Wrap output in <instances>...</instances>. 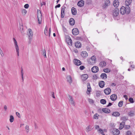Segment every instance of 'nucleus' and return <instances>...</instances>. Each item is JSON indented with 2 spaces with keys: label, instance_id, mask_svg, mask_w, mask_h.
Wrapping results in <instances>:
<instances>
[{
  "label": "nucleus",
  "instance_id": "1",
  "mask_svg": "<svg viewBox=\"0 0 135 135\" xmlns=\"http://www.w3.org/2000/svg\"><path fill=\"white\" fill-rule=\"evenodd\" d=\"M130 11V8L128 6L126 7L122 6L120 10V13L122 15H124L126 13L127 14H128L129 13Z\"/></svg>",
  "mask_w": 135,
  "mask_h": 135
},
{
  "label": "nucleus",
  "instance_id": "2",
  "mask_svg": "<svg viewBox=\"0 0 135 135\" xmlns=\"http://www.w3.org/2000/svg\"><path fill=\"white\" fill-rule=\"evenodd\" d=\"M37 16L38 23L41 24L42 22V16L41 11L39 10H37Z\"/></svg>",
  "mask_w": 135,
  "mask_h": 135
},
{
  "label": "nucleus",
  "instance_id": "3",
  "mask_svg": "<svg viewBox=\"0 0 135 135\" xmlns=\"http://www.w3.org/2000/svg\"><path fill=\"white\" fill-rule=\"evenodd\" d=\"M65 40L67 43L69 45L72 46V40L70 37L68 35L65 36Z\"/></svg>",
  "mask_w": 135,
  "mask_h": 135
},
{
  "label": "nucleus",
  "instance_id": "4",
  "mask_svg": "<svg viewBox=\"0 0 135 135\" xmlns=\"http://www.w3.org/2000/svg\"><path fill=\"white\" fill-rule=\"evenodd\" d=\"M13 40L14 43L15 47L16 50V51L18 56H19V48L17 45V42L15 38H13Z\"/></svg>",
  "mask_w": 135,
  "mask_h": 135
},
{
  "label": "nucleus",
  "instance_id": "5",
  "mask_svg": "<svg viewBox=\"0 0 135 135\" xmlns=\"http://www.w3.org/2000/svg\"><path fill=\"white\" fill-rule=\"evenodd\" d=\"M48 27L46 26V27L44 30V33L45 35L46 36L49 35V36H50V34L51 32V28H49V33L48 32Z\"/></svg>",
  "mask_w": 135,
  "mask_h": 135
},
{
  "label": "nucleus",
  "instance_id": "6",
  "mask_svg": "<svg viewBox=\"0 0 135 135\" xmlns=\"http://www.w3.org/2000/svg\"><path fill=\"white\" fill-rule=\"evenodd\" d=\"M66 7L64 6L61 7V18H63L64 17Z\"/></svg>",
  "mask_w": 135,
  "mask_h": 135
},
{
  "label": "nucleus",
  "instance_id": "7",
  "mask_svg": "<svg viewBox=\"0 0 135 135\" xmlns=\"http://www.w3.org/2000/svg\"><path fill=\"white\" fill-rule=\"evenodd\" d=\"M119 11L117 8H115L113 11V15L114 17L117 16L119 14Z\"/></svg>",
  "mask_w": 135,
  "mask_h": 135
},
{
  "label": "nucleus",
  "instance_id": "8",
  "mask_svg": "<svg viewBox=\"0 0 135 135\" xmlns=\"http://www.w3.org/2000/svg\"><path fill=\"white\" fill-rule=\"evenodd\" d=\"M28 30L29 32V33H28L29 36V38L30 40H31L32 38L33 35L32 31L31 29H29Z\"/></svg>",
  "mask_w": 135,
  "mask_h": 135
},
{
  "label": "nucleus",
  "instance_id": "9",
  "mask_svg": "<svg viewBox=\"0 0 135 135\" xmlns=\"http://www.w3.org/2000/svg\"><path fill=\"white\" fill-rule=\"evenodd\" d=\"M112 132L113 134L114 135H118L120 133V131L118 129H113Z\"/></svg>",
  "mask_w": 135,
  "mask_h": 135
},
{
  "label": "nucleus",
  "instance_id": "10",
  "mask_svg": "<svg viewBox=\"0 0 135 135\" xmlns=\"http://www.w3.org/2000/svg\"><path fill=\"white\" fill-rule=\"evenodd\" d=\"M73 34L74 35H76L79 33V31L78 29L75 28H73L72 30Z\"/></svg>",
  "mask_w": 135,
  "mask_h": 135
},
{
  "label": "nucleus",
  "instance_id": "11",
  "mask_svg": "<svg viewBox=\"0 0 135 135\" xmlns=\"http://www.w3.org/2000/svg\"><path fill=\"white\" fill-rule=\"evenodd\" d=\"M99 71V68L97 66H94L91 68V71L94 73H96Z\"/></svg>",
  "mask_w": 135,
  "mask_h": 135
},
{
  "label": "nucleus",
  "instance_id": "12",
  "mask_svg": "<svg viewBox=\"0 0 135 135\" xmlns=\"http://www.w3.org/2000/svg\"><path fill=\"white\" fill-rule=\"evenodd\" d=\"M74 64L77 66H79L81 64V62L78 60L75 59L74 60Z\"/></svg>",
  "mask_w": 135,
  "mask_h": 135
},
{
  "label": "nucleus",
  "instance_id": "13",
  "mask_svg": "<svg viewBox=\"0 0 135 135\" xmlns=\"http://www.w3.org/2000/svg\"><path fill=\"white\" fill-rule=\"evenodd\" d=\"M111 92V89L109 88H107L105 89L104 90V92L106 95L109 94Z\"/></svg>",
  "mask_w": 135,
  "mask_h": 135
},
{
  "label": "nucleus",
  "instance_id": "14",
  "mask_svg": "<svg viewBox=\"0 0 135 135\" xmlns=\"http://www.w3.org/2000/svg\"><path fill=\"white\" fill-rule=\"evenodd\" d=\"M81 55L82 57L85 58L88 56V54L86 51H84L81 52Z\"/></svg>",
  "mask_w": 135,
  "mask_h": 135
},
{
  "label": "nucleus",
  "instance_id": "15",
  "mask_svg": "<svg viewBox=\"0 0 135 135\" xmlns=\"http://www.w3.org/2000/svg\"><path fill=\"white\" fill-rule=\"evenodd\" d=\"M69 99L70 103L72 104L74 106L75 105V102L74 101L72 97L70 96H69Z\"/></svg>",
  "mask_w": 135,
  "mask_h": 135
},
{
  "label": "nucleus",
  "instance_id": "16",
  "mask_svg": "<svg viewBox=\"0 0 135 135\" xmlns=\"http://www.w3.org/2000/svg\"><path fill=\"white\" fill-rule=\"evenodd\" d=\"M105 83L104 81H101L99 83V85L101 88H103L105 85Z\"/></svg>",
  "mask_w": 135,
  "mask_h": 135
},
{
  "label": "nucleus",
  "instance_id": "17",
  "mask_svg": "<svg viewBox=\"0 0 135 135\" xmlns=\"http://www.w3.org/2000/svg\"><path fill=\"white\" fill-rule=\"evenodd\" d=\"M75 47L77 48L80 47L81 46V44L80 42L79 41H77L75 43Z\"/></svg>",
  "mask_w": 135,
  "mask_h": 135
},
{
  "label": "nucleus",
  "instance_id": "18",
  "mask_svg": "<svg viewBox=\"0 0 135 135\" xmlns=\"http://www.w3.org/2000/svg\"><path fill=\"white\" fill-rule=\"evenodd\" d=\"M84 4V1L83 0H80L79 1L77 4L80 7L83 6Z\"/></svg>",
  "mask_w": 135,
  "mask_h": 135
},
{
  "label": "nucleus",
  "instance_id": "19",
  "mask_svg": "<svg viewBox=\"0 0 135 135\" xmlns=\"http://www.w3.org/2000/svg\"><path fill=\"white\" fill-rule=\"evenodd\" d=\"M117 98V95L115 94H112L110 96V99L113 101H114Z\"/></svg>",
  "mask_w": 135,
  "mask_h": 135
},
{
  "label": "nucleus",
  "instance_id": "20",
  "mask_svg": "<svg viewBox=\"0 0 135 135\" xmlns=\"http://www.w3.org/2000/svg\"><path fill=\"white\" fill-rule=\"evenodd\" d=\"M87 90L86 93L87 94H90L91 90V88L90 86V84L89 83H88L87 85Z\"/></svg>",
  "mask_w": 135,
  "mask_h": 135
},
{
  "label": "nucleus",
  "instance_id": "21",
  "mask_svg": "<svg viewBox=\"0 0 135 135\" xmlns=\"http://www.w3.org/2000/svg\"><path fill=\"white\" fill-rule=\"evenodd\" d=\"M119 3L118 0H115L113 3L114 6L115 7H117L119 5Z\"/></svg>",
  "mask_w": 135,
  "mask_h": 135
},
{
  "label": "nucleus",
  "instance_id": "22",
  "mask_svg": "<svg viewBox=\"0 0 135 135\" xmlns=\"http://www.w3.org/2000/svg\"><path fill=\"white\" fill-rule=\"evenodd\" d=\"M71 13L72 14L74 15H75L77 13L76 10L74 7H73L71 9Z\"/></svg>",
  "mask_w": 135,
  "mask_h": 135
},
{
  "label": "nucleus",
  "instance_id": "23",
  "mask_svg": "<svg viewBox=\"0 0 135 135\" xmlns=\"http://www.w3.org/2000/svg\"><path fill=\"white\" fill-rule=\"evenodd\" d=\"M66 78L67 79V81L70 84L72 82V78L71 76L70 75L68 76H67Z\"/></svg>",
  "mask_w": 135,
  "mask_h": 135
},
{
  "label": "nucleus",
  "instance_id": "24",
  "mask_svg": "<svg viewBox=\"0 0 135 135\" xmlns=\"http://www.w3.org/2000/svg\"><path fill=\"white\" fill-rule=\"evenodd\" d=\"M106 65V62L104 61H101L99 64L100 66L102 67H105Z\"/></svg>",
  "mask_w": 135,
  "mask_h": 135
},
{
  "label": "nucleus",
  "instance_id": "25",
  "mask_svg": "<svg viewBox=\"0 0 135 135\" xmlns=\"http://www.w3.org/2000/svg\"><path fill=\"white\" fill-rule=\"evenodd\" d=\"M125 124V122L124 121H122V122H121L120 124L119 127V129H122L123 127H124V126Z\"/></svg>",
  "mask_w": 135,
  "mask_h": 135
},
{
  "label": "nucleus",
  "instance_id": "26",
  "mask_svg": "<svg viewBox=\"0 0 135 135\" xmlns=\"http://www.w3.org/2000/svg\"><path fill=\"white\" fill-rule=\"evenodd\" d=\"M75 20L73 18H71L69 21L70 24L71 25H73L75 24Z\"/></svg>",
  "mask_w": 135,
  "mask_h": 135
},
{
  "label": "nucleus",
  "instance_id": "27",
  "mask_svg": "<svg viewBox=\"0 0 135 135\" xmlns=\"http://www.w3.org/2000/svg\"><path fill=\"white\" fill-rule=\"evenodd\" d=\"M81 77L83 80H85L88 78V76L87 74H84L82 75Z\"/></svg>",
  "mask_w": 135,
  "mask_h": 135
},
{
  "label": "nucleus",
  "instance_id": "28",
  "mask_svg": "<svg viewBox=\"0 0 135 135\" xmlns=\"http://www.w3.org/2000/svg\"><path fill=\"white\" fill-rule=\"evenodd\" d=\"M132 1V0H126L125 2L126 5L128 6L131 3Z\"/></svg>",
  "mask_w": 135,
  "mask_h": 135
},
{
  "label": "nucleus",
  "instance_id": "29",
  "mask_svg": "<svg viewBox=\"0 0 135 135\" xmlns=\"http://www.w3.org/2000/svg\"><path fill=\"white\" fill-rule=\"evenodd\" d=\"M102 111L106 113H109L110 112V110L107 108H103Z\"/></svg>",
  "mask_w": 135,
  "mask_h": 135
},
{
  "label": "nucleus",
  "instance_id": "30",
  "mask_svg": "<svg viewBox=\"0 0 135 135\" xmlns=\"http://www.w3.org/2000/svg\"><path fill=\"white\" fill-rule=\"evenodd\" d=\"M100 77L102 79H106L107 78V76L106 74L103 73L101 75Z\"/></svg>",
  "mask_w": 135,
  "mask_h": 135
},
{
  "label": "nucleus",
  "instance_id": "31",
  "mask_svg": "<svg viewBox=\"0 0 135 135\" xmlns=\"http://www.w3.org/2000/svg\"><path fill=\"white\" fill-rule=\"evenodd\" d=\"M120 115L119 113L118 112H113L112 115L113 116L116 117L119 116Z\"/></svg>",
  "mask_w": 135,
  "mask_h": 135
},
{
  "label": "nucleus",
  "instance_id": "32",
  "mask_svg": "<svg viewBox=\"0 0 135 135\" xmlns=\"http://www.w3.org/2000/svg\"><path fill=\"white\" fill-rule=\"evenodd\" d=\"M110 4L109 0H105V4L106 6H108Z\"/></svg>",
  "mask_w": 135,
  "mask_h": 135
},
{
  "label": "nucleus",
  "instance_id": "33",
  "mask_svg": "<svg viewBox=\"0 0 135 135\" xmlns=\"http://www.w3.org/2000/svg\"><path fill=\"white\" fill-rule=\"evenodd\" d=\"M123 102L122 101L119 102L118 104V107H121L123 105Z\"/></svg>",
  "mask_w": 135,
  "mask_h": 135
},
{
  "label": "nucleus",
  "instance_id": "34",
  "mask_svg": "<svg viewBox=\"0 0 135 135\" xmlns=\"http://www.w3.org/2000/svg\"><path fill=\"white\" fill-rule=\"evenodd\" d=\"M14 120V118L13 116L12 115H11L10 116L9 121L11 122H12Z\"/></svg>",
  "mask_w": 135,
  "mask_h": 135
},
{
  "label": "nucleus",
  "instance_id": "35",
  "mask_svg": "<svg viewBox=\"0 0 135 135\" xmlns=\"http://www.w3.org/2000/svg\"><path fill=\"white\" fill-rule=\"evenodd\" d=\"M101 103L103 104H106V101L104 99H101L100 100Z\"/></svg>",
  "mask_w": 135,
  "mask_h": 135
},
{
  "label": "nucleus",
  "instance_id": "36",
  "mask_svg": "<svg viewBox=\"0 0 135 135\" xmlns=\"http://www.w3.org/2000/svg\"><path fill=\"white\" fill-rule=\"evenodd\" d=\"M91 128H90V125H89L86 128V131L88 132L91 131Z\"/></svg>",
  "mask_w": 135,
  "mask_h": 135
},
{
  "label": "nucleus",
  "instance_id": "37",
  "mask_svg": "<svg viewBox=\"0 0 135 135\" xmlns=\"http://www.w3.org/2000/svg\"><path fill=\"white\" fill-rule=\"evenodd\" d=\"M22 12L23 15H25L27 12V11L25 9H23L22 10Z\"/></svg>",
  "mask_w": 135,
  "mask_h": 135
},
{
  "label": "nucleus",
  "instance_id": "38",
  "mask_svg": "<svg viewBox=\"0 0 135 135\" xmlns=\"http://www.w3.org/2000/svg\"><path fill=\"white\" fill-rule=\"evenodd\" d=\"M98 116H99V115L98 114H97V113L95 114L94 115L93 118L94 119H98Z\"/></svg>",
  "mask_w": 135,
  "mask_h": 135
},
{
  "label": "nucleus",
  "instance_id": "39",
  "mask_svg": "<svg viewBox=\"0 0 135 135\" xmlns=\"http://www.w3.org/2000/svg\"><path fill=\"white\" fill-rule=\"evenodd\" d=\"M96 58L94 56H92L91 58V60L95 62L96 61Z\"/></svg>",
  "mask_w": 135,
  "mask_h": 135
},
{
  "label": "nucleus",
  "instance_id": "40",
  "mask_svg": "<svg viewBox=\"0 0 135 135\" xmlns=\"http://www.w3.org/2000/svg\"><path fill=\"white\" fill-rule=\"evenodd\" d=\"M129 115L131 117L133 116L134 115V113L133 111H130L129 113Z\"/></svg>",
  "mask_w": 135,
  "mask_h": 135
},
{
  "label": "nucleus",
  "instance_id": "41",
  "mask_svg": "<svg viewBox=\"0 0 135 135\" xmlns=\"http://www.w3.org/2000/svg\"><path fill=\"white\" fill-rule=\"evenodd\" d=\"M104 71L105 73H107L109 72L110 71V70L108 68H106L104 69Z\"/></svg>",
  "mask_w": 135,
  "mask_h": 135
},
{
  "label": "nucleus",
  "instance_id": "42",
  "mask_svg": "<svg viewBox=\"0 0 135 135\" xmlns=\"http://www.w3.org/2000/svg\"><path fill=\"white\" fill-rule=\"evenodd\" d=\"M20 31L21 33L23 32V27L22 26H20Z\"/></svg>",
  "mask_w": 135,
  "mask_h": 135
},
{
  "label": "nucleus",
  "instance_id": "43",
  "mask_svg": "<svg viewBox=\"0 0 135 135\" xmlns=\"http://www.w3.org/2000/svg\"><path fill=\"white\" fill-rule=\"evenodd\" d=\"M132 134V133L130 131H127L126 133V135H131Z\"/></svg>",
  "mask_w": 135,
  "mask_h": 135
},
{
  "label": "nucleus",
  "instance_id": "44",
  "mask_svg": "<svg viewBox=\"0 0 135 135\" xmlns=\"http://www.w3.org/2000/svg\"><path fill=\"white\" fill-rule=\"evenodd\" d=\"M98 131L100 133L102 134H103L104 132L103 130L102 129H99L98 130Z\"/></svg>",
  "mask_w": 135,
  "mask_h": 135
},
{
  "label": "nucleus",
  "instance_id": "45",
  "mask_svg": "<svg viewBox=\"0 0 135 135\" xmlns=\"http://www.w3.org/2000/svg\"><path fill=\"white\" fill-rule=\"evenodd\" d=\"M0 54L1 55V56L2 57H3L4 56V54L2 50L0 48Z\"/></svg>",
  "mask_w": 135,
  "mask_h": 135
},
{
  "label": "nucleus",
  "instance_id": "46",
  "mask_svg": "<svg viewBox=\"0 0 135 135\" xmlns=\"http://www.w3.org/2000/svg\"><path fill=\"white\" fill-rule=\"evenodd\" d=\"M129 101L131 103H133L134 102L133 98H129Z\"/></svg>",
  "mask_w": 135,
  "mask_h": 135
},
{
  "label": "nucleus",
  "instance_id": "47",
  "mask_svg": "<svg viewBox=\"0 0 135 135\" xmlns=\"http://www.w3.org/2000/svg\"><path fill=\"white\" fill-rule=\"evenodd\" d=\"M26 132L28 133L29 131V127L28 126H26L25 127Z\"/></svg>",
  "mask_w": 135,
  "mask_h": 135
},
{
  "label": "nucleus",
  "instance_id": "48",
  "mask_svg": "<svg viewBox=\"0 0 135 135\" xmlns=\"http://www.w3.org/2000/svg\"><path fill=\"white\" fill-rule=\"evenodd\" d=\"M121 119L123 121H124L125 122V121L127 120V119L126 117H124L122 118Z\"/></svg>",
  "mask_w": 135,
  "mask_h": 135
},
{
  "label": "nucleus",
  "instance_id": "49",
  "mask_svg": "<svg viewBox=\"0 0 135 135\" xmlns=\"http://www.w3.org/2000/svg\"><path fill=\"white\" fill-rule=\"evenodd\" d=\"M131 128V126L129 125H125V128L126 129H129Z\"/></svg>",
  "mask_w": 135,
  "mask_h": 135
},
{
  "label": "nucleus",
  "instance_id": "50",
  "mask_svg": "<svg viewBox=\"0 0 135 135\" xmlns=\"http://www.w3.org/2000/svg\"><path fill=\"white\" fill-rule=\"evenodd\" d=\"M29 7V5L28 4H26L24 6V7L25 8L27 9Z\"/></svg>",
  "mask_w": 135,
  "mask_h": 135
},
{
  "label": "nucleus",
  "instance_id": "51",
  "mask_svg": "<svg viewBox=\"0 0 135 135\" xmlns=\"http://www.w3.org/2000/svg\"><path fill=\"white\" fill-rule=\"evenodd\" d=\"M88 101L90 103H94L92 99H89Z\"/></svg>",
  "mask_w": 135,
  "mask_h": 135
},
{
  "label": "nucleus",
  "instance_id": "52",
  "mask_svg": "<svg viewBox=\"0 0 135 135\" xmlns=\"http://www.w3.org/2000/svg\"><path fill=\"white\" fill-rule=\"evenodd\" d=\"M79 68L81 70H83L85 68V67L83 66H81Z\"/></svg>",
  "mask_w": 135,
  "mask_h": 135
},
{
  "label": "nucleus",
  "instance_id": "53",
  "mask_svg": "<svg viewBox=\"0 0 135 135\" xmlns=\"http://www.w3.org/2000/svg\"><path fill=\"white\" fill-rule=\"evenodd\" d=\"M16 114L17 116H18L19 118H20L21 117L20 114V113L18 112H16Z\"/></svg>",
  "mask_w": 135,
  "mask_h": 135
},
{
  "label": "nucleus",
  "instance_id": "54",
  "mask_svg": "<svg viewBox=\"0 0 135 135\" xmlns=\"http://www.w3.org/2000/svg\"><path fill=\"white\" fill-rule=\"evenodd\" d=\"M60 6H61L60 4H57V5L56 6H55V8H59L60 7Z\"/></svg>",
  "mask_w": 135,
  "mask_h": 135
},
{
  "label": "nucleus",
  "instance_id": "55",
  "mask_svg": "<svg viewBox=\"0 0 135 135\" xmlns=\"http://www.w3.org/2000/svg\"><path fill=\"white\" fill-rule=\"evenodd\" d=\"M46 4L45 3V2H42V3H41V6H42L43 5H45Z\"/></svg>",
  "mask_w": 135,
  "mask_h": 135
},
{
  "label": "nucleus",
  "instance_id": "56",
  "mask_svg": "<svg viewBox=\"0 0 135 135\" xmlns=\"http://www.w3.org/2000/svg\"><path fill=\"white\" fill-rule=\"evenodd\" d=\"M51 94H52V97L55 98V96L54 95V92H52L51 93Z\"/></svg>",
  "mask_w": 135,
  "mask_h": 135
},
{
  "label": "nucleus",
  "instance_id": "57",
  "mask_svg": "<svg viewBox=\"0 0 135 135\" xmlns=\"http://www.w3.org/2000/svg\"><path fill=\"white\" fill-rule=\"evenodd\" d=\"M99 127L98 125H96L95 126V128L96 129H99Z\"/></svg>",
  "mask_w": 135,
  "mask_h": 135
},
{
  "label": "nucleus",
  "instance_id": "58",
  "mask_svg": "<svg viewBox=\"0 0 135 135\" xmlns=\"http://www.w3.org/2000/svg\"><path fill=\"white\" fill-rule=\"evenodd\" d=\"M42 53L43 55H44L45 54H46L45 50H43L42 51Z\"/></svg>",
  "mask_w": 135,
  "mask_h": 135
},
{
  "label": "nucleus",
  "instance_id": "59",
  "mask_svg": "<svg viewBox=\"0 0 135 135\" xmlns=\"http://www.w3.org/2000/svg\"><path fill=\"white\" fill-rule=\"evenodd\" d=\"M123 97L125 98V99L126 100L127 99L128 97H127V95H124Z\"/></svg>",
  "mask_w": 135,
  "mask_h": 135
},
{
  "label": "nucleus",
  "instance_id": "60",
  "mask_svg": "<svg viewBox=\"0 0 135 135\" xmlns=\"http://www.w3.org/2000/svg\"><path fill=\"white\" fill-rule=\"evenodd\" d=\"M7 106L6 105H5L4 106V109L5 111H6L7 110Z\"/></svg>",
  "mask_w": 135,
  "mask_h": 135
},
{
  "label": "nucleus",
  "instance_id": "61",
  "mask_svg": "<svg viewBox=\"0 0 135 135\" xmlns=\"http://www.w3.org/2000/svg\"><path fill=\"white\" fill-rule=\"evenodd\" d=\"M112 105V103H109L108 104L107 106V107H108L109 106H111Z\"/></svg>",
  "mask_w": 135,
  "mask_h": 135
},
{
  "label": "nucleus",
  "instance_id": "62",
  "mask_svg": "<svg viewBox=\"0 0 135 135\" xmlns=\"http://www.w3.org/2000/svg\"><path fill=\"white\" fill-rule=\"evenodd\" d=\"M21 75H23V70L22 69L21 71Z\"/></svg>",
  "mask_w": 135,
  "mask_h": 135
},
{
  "label": "nucleus",
  "instance_id": "63",
  "mask_svg": "<svg viewBox=\"0 0 135 135\" xmlns=\"http://www.w3.org/2000/svg\"><path fill=\"white\" fill-rule=\"evenodd\" d=\"M97 76L96 75H94L93 76V79H96Z\"/></svg>",
  "mask_w": 135,
  "mask_h": 135
},
{
  "label": "nucleus",
  "instance_id": "64",
  "mask_svg": "<svg viewBox=\"0 0 135 135\" xmlns=\"http://www.w3.org/2000/svg\"><path fill=\"white\" fill-rule=\"evenodd\" d=\"M130 66L133 69L134 68V65H131Z\"/></svg>",
  "mask_w": 135,
  "mask_h": 135
}]
</instances>
